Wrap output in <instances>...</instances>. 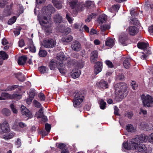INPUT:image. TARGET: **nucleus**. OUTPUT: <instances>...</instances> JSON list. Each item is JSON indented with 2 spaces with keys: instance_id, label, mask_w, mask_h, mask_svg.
Segmentation results:
<instances>
[{
  "instance_id": "f257e3e1",
  "label": "nucleus",
  "mask_w": 153,
  "mask_h": 153,
  "mask_svg": "<svg viewBox=\"0 0 153 153\" xmlns=\"http://www.w3.org/2000/svg\"><path fill=\"white\" fill-rule=\"evenodd\" d=\"M114 88L116 94V98L119 101L121 100L127 95L126 91L127 86L125 83H117L115 85Z\"/></svg>"
},
{
  "instance_id": "f03ea898",
  "label": "nucleus",
  "mask_w": 153,
  "mask_h": 153,
  "mask_svg": "<svg viewBox=\"0 0 153 153\" xmlns=\"http://www.w3.org/2000/svg\"><path fill=\"white\" fill-rule=\"evenodd\" d=\"M140 142L139 139L138 137H136L132 139L131 142L128 143L127 142H124L123 146L125 149L127 150L136 149Z\"/></svg>"
},
{
  "instance_id": "7ed1b4c3",
  "label": "nucleus",
  "mask_w": 153,
  "mask_h": 153,
  "mask_svg": "<svg viewBox=\"0 0 153 153\" xmlns=\"http://www.w3.org/2000/svg\"><path fill=\"white\" fill-rule=\"evenodd\" d=\"M40 24L45 28V30L46 33H49L52 32L50 28L51 24L48 22V18L46 16H42L39 19Z\"/></svg>"
},
{
  "instance_id": "20e7f679",
  "label": "nucleus",
  "mask_w": 153,
  "mask_h": 153,
  "mask_svg": "<svg viewBox=\"0 0 153 153\" xmlns=\"http://www.w3.org/2000/svg\"><path fill=\"white\" fill-rule=\"evenodd\" d=\"M72 9L75 10V13L84 10L85 7L82 4H78V0H70L67 2Z\"/></svg>"
},
{
  "instance_id": "39448f33",
  "label": "nucleus",
  "mask_w": 153,
  "mask_h": 153,
  "mask_svg": "<svg viewBox=\"0 0 153 153\" xmlns=\"http://www.w3.org/2000/svg\"><path fill=\"white\" fill-rule=\"evenodd\" d=\"M85 94L81 92L77 93L75 94L73 101L75 107H78L84 99Z\"/></svg>"
},
{
  "instance_id": "423d86ee",
  "label": "nucleus",
  "mask_w": 153,
  "mask_h": 153,
  "mask_svg": "<svg viewBox=\"0 0 153 153\" xmlns=\"http://www.w3.org/2000/svg\"><path fill=\"white\" fill-rule=\"evenodd\" d=\"M141 97L144 106L148 107L153 106V97L148 94L146 96L143 94Z\"/></svg>"
},
{
  "instance_id": "0eeeda50",
  "label": "nucleus",
  "mask_w": 153,
  "mask_h": 153,
  "mask_svg": "<svg viewBox=\"0 0 153 153\" xmlns=\"http://www.w3.org/2000/svg\"><path fill=\"white\" fill-rule=\"evenodd\" d=\"M56 42L55 39L52 38H46L43 40V45L45 48H53L55 47Z\"/></svg>"
},
{
  "instance_id": "6e6552de",
  "label": "nucleus",
  "mask_w": 153,
  "mask_h": 153,
  "mask_svg": "<svg viewBox=\"0 0 153 153\" xmlns=\"http://www.w3.org/2000/svg\"><path fill=\"white\" fill-rule=\"evenodd\" d=\"M72 49L74 51H79L81 49V45L79 42L77 41H73L71 45Z\"/></svg>"
},
{
  "instance_id": "1a4fd4ad",
  "label": "nucleus",
  "mask_w": 153,
  "mask_h": 153,
  "mask_svg": "<svg viewBox=\"0 0 153 153\" xmlns=\"http://www.w3.org/2000/svg\"><path fill=\"white\" fill-rule=\"evenodd\" d=\"M21 113L23 116H25L26 117H31L32 115L31 112L24 105H21Z\"/></svg>"
},
{
  "instance_id": "9d476101",
  "label": "nucleus",
  "mask_w": 153,
  "mask_h": 153,
  "mask_svg": "<svg viewBox=\"0 0 153 153\" xmlns=\"http://www.w3.org/2000/svg\"><path fill=\"white\" fill-rule=\"evenodd\" d=\"M102 64L101 62H98L96 63L95 65L94 74L97 75L101 71Z\"/></svg>"
},
{
  "instance_id": "9b49d317",
  "label": "nucleus",
  "mask_w": 153,
  "mask_h": 153,
  "mask_svg": "<svg viewBox=\"0 0 153 153\" xmlns=\"http://www.w3.org/2000/svg\"><path fill=\"white\" fill-rule=\"evenodd\" d=\"M138 29L135 26H130L128 27V32L130 35H135L138 32Z\"/></svg>"
},
{
  "instance_id": "f8f14e48",
  "label": "nucleus",
  "mask_w": 153,
  "mask_h": 153,
  "mask_svg": "<svg viewBox=\"0 0 153 153\" xmlns=\"http://www.w3.org/2000/svg\"><path fill=\"white\" fill-rule=\"evenodd\" d=\"M98 87L100 88L103 89H106L108 88V85L107 82L103 80H102L98 83Z\"/></svg>"
},
{
  "instance_id": "ddd939ff",
  "label": "nucleus",
  "mask_w": 153,
  "mask_h": 153,
  "mask_svg": "<svg viewBox=\"0 0 153 153\" xmlns=\"http://www.w3.org/2000/svg\"><path fill=\"white\" fill-rule=\"evenodd\" d=\"M73 39V37L71 35H69L62 38L61 40L64 44H66L72 41Z\"/></svg>"
},
{
  "instance_id": "4468645a",
  "label": "nucleus",
  "mask_w": 153,
  "mask_h": 153,
  "mask_svg": "<svg viewBox=\"0 0 153 153\" xmlns=\"http://www.w3.org/2000/svg\"><path fill=\"white\" fill-rule=\"evenodd\" d=\"M52 3L54 6L57 9H60L62 8V2L61 1L57 0H52Z\"/></svg>"
},
{
  "instance_id": "2eb2a0df",
  "label": "nucleus",
  "mask_w": 153,
  "mask_h": 153,
  "mask_svg": "<svg viewBox=\"0 0 153 153\" xmlns=\"http://www.w3.org/2000/svg\"><path fill=\"white\" fill-rule=\"evenodd\" d=\"M35 90L34 89H31L30 92L29 94V98L27 99V101L28 103L31 102L34 97L35 96Z\"/></svg>"
},
{
  "instance_id": "dca6fc26",
  "label": "nucleus",
  "mask_w": 153,
  "mask_h": 153,
  "mask_svg": "<svg viewBox=\"0 0 153 153\" xmlns=\"http://www.w3.org/2000/svg\"><path fill=\"white\" fill-rule=\"evenodd\" d=\"M27 59V57L25 55L19 57L18 61V64L20 65H23L26 62Z\"/></svg>"
},
{
  "instance_id": "f3484780",
  "label": "nucleus",
  "mask_w": 153,
  "mask_h": 153,
  "mask_svg": "<svg viewBox=\"0 0 153 153\" xmlns=\"http://www.w3.org/2000/svg\"><path fill=\"white\" fill-rule=\"evenodd\" d=\"M54 21L56 23H59L62 22V18L59 14H55L53 17Z\"/></svg>"
},
{
  "instance_id": "a211bd4d",
  "label": "nucleus",
  "mask_w": 153,
  "mask_h": 153,
  "mask_svg": "<svg viewBox=\"0 0 153 153\" xmlns=\"http://www.w3.org/2000/svg\"><path fill=\"white\" fill-rule=\"evenodd\" d=\"M77 61L76 60L74 59H68L67 63V66L68 68H71L74 65H76Z\"/></svg>"
},
{
  "instance_id": "6ab92c4d",
  "label": "nucleus",
  "mask_w": 153,
  "mask_h": 153,
  "mask_svg": "<svg viewBox=\"0 0 153 153\" xmlns=\"http://www.w3.org/2000/svg\"><path fill=\"white\" fill-rule=\"evenodd\" d=\"M13 6V4H11L10 5H7L4 10V15L6 16H8L10 15L11 13V8Z\"/></svg>"
},
{
  "instance_id": "aec40b11",
  "label": "nucleus",
  "mask_w": 153,
  "mask_h": 153,
  "mask_svg": "<svg viewBox=\"0 0 153 153\" xmlns=\"http://www.w3.org/2000/svg\"><path fill=\"white\" fill-rule=\"evenodd\" d=\"M106 46L111 48L114 44V40L112 39L108 38L105 42Z\"/></svg>"
},
{
  "instance_id": "412c9836",
  "label": "nucleus",
  "mask_w": 153,
  "mask_h": 153,
  "mask_svg": "<svg viewBox=\"0 0 153 153\" xmlns=\"http://www.w3.org/2000/svg\"><path fill=\"white\" fill-rule=\"evenodd\" d=\"M91 62H94L98 57V53L97 51L96 50L93 51L91 53Z\"/></svg>"
},
{
  "instance_id": "4be33fe9",
  "label": "nucleus",
  "mask_w": 153,
  "mask_h": 153,
  "mask_svg": "<svg viewBox=\"0 0 153 153\" xmlns=\"http://www.w3.org/2000/svg\"><path fill=\"white\" fill-rule=\"evenodd\" d=\"M15 135L16 134L15 133L13 132H11L8 134L7 135H4L3 136V137L4 139L7 140L13 138Z\"/></svg>"
},
{
  "instance_id": "5701e85b",
  "label": "nucleus",
  "mask_w": 153,
  "mask_h": 153,
  "mask_svg": "<svg viewBox=\"0 0 153 153\" xmlns=\"http://www.w3.org/2000/svg\"><path fill=\"white\" fill-rule=\"evenodd\" d=\"M149 45L148 43L144 42H139L137 45L138 48L140 49H144L147 48Z\"/></svg>"
},
{
  "instance_id": "b1692460",
  "label": "nucleus",
  "mask_w": 153,
  "mask_h": 153,
  "mask_svg": "<svg viewBox=\"0 0 153 153\" xmlns=\"http://www.w3.org/2000/svg\"><path fill=\"white\" fill-rule=\"evenodd\" d=\"M81 73V71L80 70H75L73 71L71 75L72 77L74 78H78Z\"/></svg>"
},
{
  "instance_id": "393cba45",
  "label": "nucleus",
  "mask_w": 153,
  "mask_h": 153,
  "mask_svg": "<svg viewBox=\"0 0 153 153\" xmlns=\"http://www.w3.org/2000/svg\"><path fill=\"white\" fill-rule=\"evenodd\" d=\"M139 139L140 143L138 144V146L137 147V150L139 152H141L143 150H144L145 148V146L144 144H140L141 143H142V142L140 138H138Z\"/></svg>"
},
{
  "instance_id": "a878e982",
  "label": "nucleus",
  "mask_w": 153,
  "mask_h": 153,
  "mask_svg": "<svg viewBox=\"0 0 153 153\" xmlns=\"http://www.w3.org/2000/svg\"><path fill=\"white\" fill-rule=\"evenodd\" d=\"M1 97L0 96V100H4L6 99L11 98L10 95L6 92H3L1 94Z\"/></svg>"
},
{
  "instance_id": "bb28decb",
  "label": "nucleus",
  "mask_w": 153,
  "mask_h": 153,
  "mask_svg": "<svg viewBox=\"0 0 153 153\" xmlns=\"http://www.w3.org/2000/svg\"><path fill=\"white\" fill-rule=\"evenodd\" d=\"M130 59L128 58L126 59L124 61L123 65L124 67L126 69H128L130 67Z\"/></svg>"
},
{
  "instance_id": "cd10ccee",
  "label": "nucleus",
  "mask_w": 153,
  "mask_h": 153,
  "mask_svg": "<svg viewBox=\"0 0 153 153\" xmlns=\"http://www.w3.org/2000/svg\"><path fill=\"white\" fill-rule=\"evenodd\" d=\"M106 20V16L104 15H101L99 16L98 21L100 24H102L105 22Z\"/></svg>"
},
{
  "instance_id": "c85d7f7f",
  "label": "nucleus",
  "mask_w": 153,
  "mask_h": 153,
  "mask_svg": "<svg viewBox=\"0 0 153 153\" xmlns=\"http://www.w3.org/2000/svg\"><path fill=\"white\" fill-rule=\"evenodd\" d=\"M127 38L126 37H120L119 38V42L123 46H126L127 45L126 41L127 40Z\"/></svg>"
},
{
  "instance_id": "c756f323",
  "label": "nucleus",
  "mask_w": 153,
  "mask_h": 153,
  "mask_svg": "<svg viewBox=\"0 0 153 153\" xmlns=\"http://www.w3.org/2000/svg\"><path fill=\"white\" fill-rule=\"evenodd\" d=\"M100 107L102 109H104L106 108V102L103 100L101 99L99 101Z\"/></svg>"
},
{
  "instance_id": "7c9ffc66",
  "label": "nucleus",
  "mask_w": 153,
  "mask_h": 153,
  "mask_svg": "<svg viewBox=\"0 0 153 153\" xmlns=\"http://www.w3.org/2000/svg\"><path fill=\"white\" fill-rule=\"evenodd\" d=\"M60 67L59 66L58 67V69L59 71L61 74H65L66 73V69L65 68L64 66H63L62 64L61 63H60Z\"/></svg>"
},
{
  "instance_id": "2f4dec72",
  "label": "nucleus",
  "mask_w": 153,
  "mask_h": 153,
  "mask_svg": "<svg viewBox=\"0 0 153 153\" xmlns=\"http://www.w3.org/2000/svg\"><path fill=\"white\" fill-rule=\"evenodd\" d=\"M30 51L34 53L36 51V48L34 46L33 42L31 41H30V44L28 45Z\"/></svg>"
},
{
  "instance_id": "473e14b6",
  "label": "nucleus",
  "mask_w": 153,
  "mask_h": 153,
  "mask_svg": "<svg viewBox=\"0 0 153 153\" xmlns=\"http://www.w3.org/2000/svg\"><path fill=\"white\" fill-rule=\"evenodd\" d=\"M1 112L4 115L6 116H8L10 114V110L7 108H3L1 111Z\"/></svg>"
},
{
  "instance_id": "72a5a7b5",
  "label": "nucleus",
  "mask_w": 153,
  "mask_h": 153,
  "mask_svg": "<svg viewBox=\"0 0 153 153\" xmlns=\"http://www.w3.org/2000/svg\"><path fill=\"white\" fill-rule=\"evenodd\" d=\"M47 54V52L44 50L42 49L41 48L40 49L39 53V55L41 57H45Z\"/></svg>"
},
{
  "instance_id": "f704fd0d",
  "label": "nucleus",
  "mask_w": 153,
  "mask_h": 153,
  "mask_svg": "<svg viewBox=\"0 0 153 153\" xmlns=\"http://www.w3.org/2000/svg\"><path fill=\"white\" fill-rule=\"evenodd\" d=\"M0 58L3 60H5L8 58V55L5 52L1 51L0 52Z\"/></svg>"
},
{
  "instance_id": "c9c22d12",
  "label": "nucleus",
  "mask_w": 153,
  "mask_h": 153,
  "mask_svg": "<svg viewBox=\"0 0 153 153\" xmlns=\"http://www.w3.org/2000/svg\"><path fill=\"white\" fill-rule=\"evenodd\" d=\"M47 9L49 11V14H51V13H54L55 11V9L54 7L51 4L48 5L47 7Z\"/></svg>"
},
{
  "instance_id": "e433bc0d",
  "label": "nucleus",
  "mask_w": 153,
  "mask_h": 153,
  "mask_svg": "<svg viewBox=\"0 0 153 153\" xmlns=\"http://www.w3.org/2000/svg\"><path fill=\"white\" fill-rule=\"evenodd\" d=\"M126 129L129 132H132L134 131L135 129L133 126L131 124H128L126 126Z\"/></svg>"
},
{
  "instance_id": "4c0bfd02",
  "label": "nucleus",
  "mask_w": 153,
  "mask_h": 153,
  "mask_svg": "<svg viewBox=\"0 0 153 153\" xmlns=\"http://www.w3.org/2000/svg\"><path fill=\"white\" fill-rule=\"evenodd\" d=\"M96 16V14L91 13L88 15L87 18L85 19V22H89L92 19L95 17Z\"/></svg>"
},
{
  "instance_id": "58836bf2",
  "label": "nucleus",
  "mask_w": 153,
  "mask_h": 153,
  "mask_svg": "<svg viewBox=\"0 0 153 153\" xmlns=\"http://www.w3.org/2000/svg\"><path fill=\"white\" fill-rule=\"evenodd\" d=\"M16 76L18 79L20 81H24L25 80V78L24 75L22 74V73L20 72L17 73Z\"/></svg>"
},
{
  "instance_id": "ea45409f",
  "label": "nucleus",
  "mask_w": 153,
  "mask_h": 153,
  "mask_svg": "<svg viewBox=\"0 0 153 153\" xmlns=\"http://www.w3.org/2000/svg\"><path fill=\"white\" fill-rule=\"evenodd\" d=\"M49 65L51 70H53L57 66V64L56 62L52 60L51 61Z\"/></svg>"
},
{
  "instance_id": "a19ab883",
  "label": "nucleus",
  "mask_w": 153,
  "mask_h": 153,
  "mask_svg": "<svg viewBox=\"0 0 153 153\" xmlns=\"http://www.w3.org/2000/svg\"><path fill=\"white\" fill-rule=\"evenodd\" d=\"M110 28L109 25H103L101 26V30L102 31L104 32Z\"/></svg>"
},
{
  "instance_id": "79ce46f5",
  "label": "nucleus",
  "mask_w": 153,
  "mask_h": 153,
  "mask_svg": "<svg viewBox=\"0 0 153 153\" xmlns=\"http://www.w3.org/2000/svg\"><path fill=\"white\" fill-rule=\"evenodd\" d=\"M39 70L41 73L44 74L47 72L48 71L47 68L45 66H42L39 68Z\"/></svg>"
},
{
  "instance_id": "37998d69",
  "label": "nucleus",
  "mask_w": 153,
  "mask_h": 153,
  "mask_svg": "<svg viewBox=\"0 0 153 153\" xmlns=\"http://www.w3.org/2000/svg\"><path fill=\"white\" fill-rule=\"evenodd\" d=\"M66 18L68 20L69 23L70 24L72 23L74 19L71 16V15L69 13H68L66 14Z\"/></svg>"
},
{
  "instance_id": "c03bdc74",
  "label": "nucleus",
  "mask_w": 153,
  "mask_h": 153,
  "mask_svg": "<svg viewBox=\"0 0 153 153\" xmlns=\"http://www.w3.org/2000/svg\"><path fill=\"white\" fill-rule=\"evenodd\" d=\"M133 115V114L132 111L126 112L124 114V116L125 117H127L129 119L131 118Z\"/></svg>"
},
{
  "instance_id": "a18cd8bd",
  "label": "nucleus",
  "mask_w": 153,
  "mask_h": 153,
  "mask_svg": "<svg viewBox=\"0 0 153 153\" xmlns=\"http://www.w3.org/2000/svg\"><path fill=\"white\" fill-rule=\"evenodd\" d=\"M16 20V17L13 16L9 20L8 22V24L9 25H11L15 22Z\"/></svg>"
},
{
  "instance_id": "49530a36",
  "label": "nucleus",
  "mask_w": 153,
  "mask_h": 153,
  "mask_svg": "<svg viewBox=\"0 0 153 153\" xmlns=\"http://www.w3.org/2000/svg\"><path fill=\"white\" fill-rule=\"evenodd\" d=\"M7 4V0H0V7L3 8Z\"/></svg>"
},
{
  "instance_id": "de8ad7c7",
  "label": "nucleus",
  "mask_w": 153,
  "mask_h": 153,
  "mask_svg": "<svg viewBox=\"0 0 153 153\" xmlns=\"http://www.w3.org/2000/svg\"><path fill=\"white\" fill-rule=\"evenodd\" d=\"M131 23L134 25H138L139 24V22L136 18H134L131 19Z\"/></svg>"
},
{
  "instance_id": "09e8293b",
  "label": "nucleus",
  "mask_w": 153,
  "mask_h": 153,
  "mask_svg": "<svg viewBox=\"0 0 153 153\" xmlns=\"http://www.w3.org/2000/svg\"><path fill=\"white\" fill-rule=\"evenodd\" d=\"M38 97L41 101H44L45 100V96L43 93H39L38 94Z\"/></svg>"
},
{
  "instance_id": "8fccbe9b",
  "label": "nucleus",
  "mask_w": 153,
  "mask_h": 153,
  "mask_svg": "<svg viewBox=\"0 0 153 153\" xmlns=\"http://www.w3.org/2000/svg\"><path fill=\"white\" fill-rule=\"evenodd\" d=\"M105 62L108 66L110 68H112L114 67V65L109 60H106Z\"/></svg>"
},
{
  "instance_id": "3c124183",
  "label": "nucleus",
  "mask_w": 153,
  "mask_h": 153,
  "mask_svg": "<svg viewBox=\"0 0 153 153\" xmlns=\"http://www.w3.org/2000/svg\"><path fill=\"white\" fill-rule=\"evenodd\" d=\"M120 6L119 5L117 4L114 6H113L111 7V10H113L114 12L117 11L119 9Z\"/></svg>"
},
{
  "instance_id": "603ef678",
  "label": "nucleus",
  "mask_w": 153,
  "mask_h": 153,
  "mask_svg": "<svg viewBox=\"0 0 153 153\" xmlns=\"http://www.w3.org/2000/svg\"><path fill=\"white\" fill-rule=\"evenodd\" d=\"M43 110V109L42 108H41L40 109L39 111L38 115L37 117V118H41V117L44 115Z\"/></svg>"
},
{
  "instance_id": "864d4df0",
  "label": "nucleus",
  "mask_w": 153,
  "mask_h": 153,
  "mask_svg": "<svg viewBox=\"0 0 153 153\" xmlns=\"http://www.w3.org/2000/svg\"><path fill=\"white\" fill-rule=\"evenodd\" d=\"M45 128L47 132H49L51 128V125L48 123H46L45 125Z\"/></svg>"
},
{
  "instance_id": "5fc2aeb1",
  "label": "nucleus",
  "mask_w": 153,
  "mask_h": 153,
  "mask_svg": "<svg viewBox=\"0 0 153 153\" xmlns=\"http://www.w3.org/2000/svg\"><path fill=\"white\" fill-rule=\"evenodd\" d=\"M130 13L131 15L132 16H136L138 14V13L137 12V11L135 10H132L131 11Z\"/></svg>"
},
{
  "instance_id": "6e6d98bb",
  "label": "nucleus",
  "mask_w": 153,
  "mask_h": 153,
  "mask_svg": "<svg viewBox=\"0 0 153 153\" xmlns=\"http://www.w3.org/2000/svg\"><path fill=\"white\" fill-rule=\"evenodd\" d=\"M132 88L134 90H135L137 87V85L135 81H132L131 83Z\"/></svg>"
},
{
  "instance_id": "4d7b16f0",
  "label": "nucleus",
  "mask_w": 153,
  "mask_h": 153,
  "mask_svg": "<svg viewBox=\"0 0 153 153\" xmlns=\"http://www.w3.org/2000/svg\"><path fill=\"white\" fill-rule=\"evenodd\" d=\"M10 107L13 113L15 114L17 113V109H16L15 107V106L13 104H11L10 105Z\"/></svg>"
},
{
  "instance_id": "13d9d810",
  "label": "nucleus",
  "mask_w": 153,
  "mask_h": 153,
  "mask_svg": "<svg viewBox=\"0 0 153 153\" xmlns=\"http://www.w3.org/2000/svg\"><path fill=\"white\" fill-rule=\"evenodd\" d=\"M64 58V56L62 54V53H60L57 56V59L61 61Z\"/></svg>"
},
{
  "instance_id": "bf43d9fd",
  "label": "nucleus",
  "mask_w": 153,
  "mask_h": 153,
  "mask_svg": "<svg viewBox=\"0 0 153 153\" xmlns=\"http://www.w3.org/2000/svg\"><path fill=\"white\" fill-rule=\"evenodd\" d=\"M16 145L17 146V148H19L21 145V140L19 138L17 139V140L16 142Z\"/></svg>"
},
{
  "instance_id": "052dcab7",
  "label": "nucleus",
  "mask_w": 153,
  "mask_h": 153,
  "mask_svg": "<svg viewBox=\"0 0 153 153\" xmlns=\"http://www.w3.org/2000/svg\"><path fill=\"white\" fill-rule=\"evenodd\" d=\"M19 47H22L25 45L24 40L22 39H21L19 42Z\"/></svg>"
},
{
  "instance_id": "680f3d73",
  "label": "nucleus",
  "mask_w": 153,
  "mask_h": 153,
  "mask_svg": "<svg viewBox=\"0 0 153 153\" xmlns=\"http://www.w3.org/2000/svg\"><path fill=\"white\" fill-rule=\"evenodd\" d=\"M149 141L153 144V133H152L149 136Z\"/></svg>"
},
{
  "instance_id": "e2e57ef3",
  "label": "nucleus",
  "mask_w": 153,
  "mask_h": 153,
  "mask_svg": "<svg viewBox=\"0 0 153 153\" xmlns=\"http://www.w3.org/2000/svg\"><path fill=\"white\" fill-rule=\"evenodd\" d=\"M124 78V76L122 74H119L117 77V79L120 80H123Z\"/></svg>"
},
{
  "instance_id": "0e129e2a",
  "label": "nucleus",
  "mask_w": 153,
  "mask_h": 153,
  "mask_svg": "<svg viewBox=\"0 0 153 153\" xmlns=\"http://www.w3.org/2000/svg\"><path fill=\"white\" fill-rule=\"evenodd\" d=\"M71 32V29L69 27H67L65 30L64 33L65 35L69 34Z\"/></svg>"
},
{
  "instance_id": "69168bd1",
  "label": "nucleus",
  "mask_w": 153,
  "mask_h": 153,
  "mask_svg": "<svg viewBox=\"0 0 153 153\" xmlns=\"http://www.w3.org/2000/svg\"><path fill=\"white\" fill-rule=\"evenodd\" d=\"M36 107L37 108H39L41 105L40 103L36 100H34L33 101Z\"/></svg>"
},
{
  "instance_id": "338daca9",
  "label": "nucleus",
  "mask_w": 153,
  "mask_h": 153,
  "mask_svg": "<svg viewBox=\"0 0 153 153\" xmlns=\"http://www.w3.org/2000/svg\"><path fill=\"white\" fill-rule=\"evenodd\" d=\"M66 146V145L63 143H61L58 144V147L59 149H62L64 148Z\"/></svg>"
},
{
  "instance_id": "774afa93",
  "label": "nucleus",
  "mask_w": 153,
  "mask_h": 153,
  "mask_svg": "<svg viewBox=\"0 0 153 153\" xmlns=\"http://www.w3.org/2000/svg\"><path fill=\"white\" fill-rule=\"evenodd\" d=\"M4 146H6L9 147L10 149H12L13 147L12 144L11 143H4Z\"/></svg>"
}]
</instances>
